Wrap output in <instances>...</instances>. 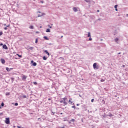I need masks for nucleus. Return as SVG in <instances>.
Wrapping results in <instances>:
<instances>
[{
  "instance_id": "obj_15",
  "label": "nucleus",
  "mask_w": 128,
  "mask_h": 128,
  "mask_svg": "<svg viewBox=\"0 0 128 128\" xmlns=\"http://www.w3.org/2000/svg\"><path fill=\"white\" fill-rule=\"evenodd\" d=\"M46 32H50V28L46 29Z\"/></svg>"
},
{
  "instance_id": "obj_49",
  "label": "nucleus",
  "mask_w": 128,
  "mask_h": 128,
  "mask_svg": "<svg viewBox=\"0 0 128 128\" xmlns=\"http://www.w3.org/2000/svg\"><path fill=\"white\" fill-rule=\"evenodd\" d=\"M17 128H20V126H17Z\"/></svg>"
},
{
  "instance_id": "obj_20",
  "label": "nucleus",
  "mask_w": 128,
  "mask_h": 128,
  "mask_svg": "<svg viewBox=\"0 0 128 128\" xmlns=\"http://www.w3.org/2000/svg\"><path fill=\"white\" fill-rule=\"evenodd\" d=\"M10 92H6V96H10Z\"/></svg>"
},
{
  "instance_id": "obj_3",
  "label": "nucleus",
  "mask_w": 128,
  "mask_h": 128,
  "mask_svg": "<svg viewBox=\"0 0 128 128\" xmlns=\"http://www.w3.org/2000/svg\"><path fill=\"white\" fill-rule=\"evenodd\" d=\"M0 62H1L2 64H6V60H4V58H1Z\"/></svg>"
},
{
  "instance_id": "obj_52",
  "label": "nucleus",
  "mask_w": 128,
  "mask_h": 128,
  "mask_svg": "<svg viewBox=\"0 0 128 128\" xmlns=\"http://www.w3.org/2000/svg\"><path fill=\"white\" fill-rule=\"evenodd\" d=\"M126 16H127V18H128V14H126Z\"/></svg>"
},
{
  "instance_id": "obj_44",
  "label": "nucleus",
  "mask_w": 128,
  "mask_h": 128,
  "mask_svg": "<svg viewBox=\"0 0 128 128\" xmlns=\"http://www.w3.org/2000/svg\"><path fill=\"white\" fill-rule=\"evenodd\" d=\"M68 124H72V121H70L69 122H68Z\"/></svg>"
},
{
  "instance_id": "obj_34",
  "label": "nucleus",
  "mask_w": 128,
  "mask_h": 128,
  "mask_svg": "<svg viewBox=\"0 0 128 128\" xmlns=\"http://www.w3.org/2000/svg\"><path fill=\"white\" fill-rule=\"evenodd\" d=\"M100 82H104V79H102L100 80Z\"/></svg>"
},
{
  "instance_id": "obj_36",
  "label": "nucleus",
  "mask_w": 128,
  "mask_h": 128,
  "mask_svg": "<svg viewBox=\"0 0 128 128\" xmlns=\"http://www.w3.org/2000/svg\"><path fill=\"white\" fill-rule=\"evenodd\" d=\"M88 40H92V38H90L88 39Z\"/></svg>"
},
{
  "instance_id": "obj_23",
  "label": "nucleus",
  "mask_w": 128,
  "mask_h": 128,
  "mask_svg": "<svg viewBox=\"0 0 128 128\" xmlns=\"http://www.w3.org/2000/svg\"><path fill=\"white\" fill-rule=\"evenodd\" d=\"M70 120L71 122H76V120H75L74 119H72V120Z\"/></svg>"
},
{
  "instance_id": "obj_50",
  "label": "nucleus",
  "mask_w": 128,
  "mask_h": 128,
  "mask_svg": "<svg viewBox=\"0 0 128 128\" xmlns=\"http://www.w3.org/2000/svg\"><path fill=\"white\" fill-rule=\"evenodd\" d=\"M6 26V28H9L10 25H8V26Z\"/></svg>"
},
{
  "instance_id": "obj_27",
  "label": "nucleus",
  "mask_w": 128,
  "mask_h": 128,
  "mask_svg": "<svg viewBox=\"0 0 128 128\" xmlns=\"http://www.w3.org/2000/svg\"><path fill=\"white\" fill-rule=\"evenodd\" d=\"M33 84H38V82H33Z\"/></svg>"
},
{
  "instance_id": "obj_37",
  "label": "nucleus",
  "mask_w": 128,
  "mask_h": 128,
  "mask_svg": "<svg viewBox=\"0 0 128 128\" xmlns=\"http://www.w3.org/2000/svg\"><path fill=\"white\" fill-rule=\"evenodd\" d=\"M101 20H102V19L99 18L98 20H99L100 22Z\"/></svg>"
},
{
  "instance_id": "obj_45",
  "label": "nucleus",
  "mask_w": 128,
  "mask_h": 128,
  "mask_svg": "<svg viewBox=\"0 0 128 128\" xmlns=\"http://www.w3.org/2000/svg\"><path fill=\"white\" fill-rule=\"evenodd\" d=\"M0 46H4V44H2V43H1V44H0Z\"/></svg>"
},
{
  "instance_id": "obj_22",
  "label": "nucleus",
  "mask_w": 128,
  "mask_h": 128,
  "mask_svg": "<svg viewBox=\"0 0 128 128\" xmlns=\"http://www.w3.org/2000/svg\"><path fill=\"white\" fill-rule=\"evenodd\" d=\"M86 2H90V0H84Z\"/></svg>"
},
{
  "instance_id": "obj_54",
  "label": "nucleus",
  "mask_w": 128,
  "mask_h": 128,
  "mask_svg": "<svg viewBox=\"0 0 128 128\" xmlns=\"http://www.w3.org/2000/svg\"><path fill=\"white\" fill-rule=\"evenodd\" d=\"M51 100L50 98H49L48 99V100Z\"/></svg>"
},
{
  "instance_id": "obj_17",
  "label": "nucleus",
  "mask_w": 128,
  "mask_h": 128,
  "mask_svg": "<svg viewBox=\"0 0 128 128\" xmlns=\"http://www.w3.org/2000/svg\"><path fill=\"white\" fill-rule=\"evenodd\" d=\"M30 28V30H34V26H30L29 27Z\"/></svg>"
},
{
  "instance_id": "obj_59",
  "label": "nucleus",
  "mask_w": 128,
  "mask_h": 128,
  "mask_svg": "<svg viewBox=\"0 0 128 128\" xmlns=\"http://www.w3.org/2000/svg\"><path fill=\"white\" fill-rule=\"evenodd\" d=\"M52 114H56V112H52Z\"/></svg>"
},
{
  "instance_id": "obj_25",
  "label": "nucleus",
  "mask_w": 128,
  "mask_h": 128,
  "mask_svg": "<svg viewBox=\"0 0 128 128\" xmlns=\"http://www.w3.org/2000/svg\"><path fill=\"white\" fill-rule=\"evenodd\" d=\"M4 106V102H2V104H1V106Z\"/></svg>"
},
{
  "instance_id": "obj_5",
  "label": "nucleus",
  "mask_w": 128,
  "mask_h": 128,
  "mask_svg": "<svg viewBox=\"0 0 128 128\" xmlns=\"http://www.w3.org/2000/svg\"><path fill=\"white\" fill-rule=\"evenodd\" d=\"M31 64H32L34 66H36V62H34V60H31Z\"/></svg>"
},
{
  "instance_id": "obj_60",
  "label": "nucleus",
  "mask_w": 128,
  "mask_h": 128,
  "mask_svg": "<svg viewBox=\"0 0 128 128\" xmlns=\"http://www.w3.org/2000/svg\"><path fill=\"white\" fill-rule=\"evenodd\" d=\"M61 38H63V36H62Z\"/></svg>"
},
{
  "instance_id": "obj_6",
  "label": "nucleus",
  "mask_w": 128,
  "mask_h": 128,
  "mask_svg": "<svg viewBox=\"0 0 128 128\" xmlns=\"http://www.w3.org/2000/svg\"><path fill=\"white\" fill-rule=\"evenodd\" d=\"M26 78H28V76H26L24 75H23L22 76V80H26Z\"/></svg>"
},
{
  "instance_id": "obj_9",
  "label": "nucleus",
  "mask_w": 128,
  "mask_h": 128,
  "mask_svg": "<svg viewBox=\"0 0 128 128\" xmlns=\"http://www.w3.org/2000/svg\"><path fill=\"white\" fill-rule=\"evenodd\" d=\"M2 48H4V50H8V46H6V44L3 45Z\"/></svg>"
},
{
  "instance_id": "obj_62",
  "label": "nucleus",
  "mask_w": 128,
  "mask_h": 128,
  "mask_svg": "<svg viewBox=\"0 0 128 128\" xmlns=\"http://www.w3.org/2000/svg\"><path fill=\"white\" fill-rule=\"evenodd\" d=\"M123 66L124 67V65Z\"/></svg>"
},
{
  "instance_id": "obj_56",
  "label": "nucleus",
  "mask_w": 128,
  "mask_h": 128,
  "mask_svg": "<svg viewBox=\"0 0 128 128\" xmlns=\"http://www.w3.org/2000/svg\"><path fill=\"white\" fill-rule=\"evenodd\" d=\"M4 26H6V24H4Z\"/></svg>"
},
{
  "instance_id": "obj_16",
  "label": "nucleus",
  "mask_w": 128,
  "mask_h": 128,
  "mask_svg": "<svg viewBox=\"0 0 128 128\" xmlns=\"http://www.w3.org/2000/svg\"><path fill=\"white\" fill-rule=\"evenodd\" d=\"M88 38H90V32H88Z\"/></svg>"
},
{
  "instance_id": "obj_18",
  "label": "nucleus",
  "mask_w": 128,
  "mask_h": 128,
  "mask_svg": "<svg viewBox=\"0 0 128 128\" xmlns=\"http://www.w3.org/2000/svg\"><path fill=\"white\" fill-rule=\"evenodd\" d=\"M114 41L116 42H118V38H116L114 40Z\"/></svg>"
},
{
  "instance_id": "obj_26",
  "label": "nucleus",
  "mask_w": 128,
  "mask_h": 128,
  "mask_svg": "<svg viewBox=\"0 0 128 128\" xmlns=\"http://www.w3.org/2000/svg\"><path fill=\"white\" fill-rule=\"evenodd\" d=\"M28 48H29V50H32L34 49V48L30 47Z\"/></svg>"
},
{
  "instance_id": "obj_48",
  "label": "nucleus",
  "mask_w": 128,
  "mask_h": 128,
  "mask_svg": "<svg viewBox=\"0 0 128 128\" xmlns=\"http://www.w3.org/2000/svg\"><path fill=\"white\" fill-rule=\"evenodd\" d=\"M82 122H84V120L82 118Z\"/></svg>"
},
{
  "instance_id": "obj_29",
  "label": "nucleus",
  "mask_w": 128,
  "mask_h": 128,
  "mask_svg": "<svg viewBox=\"0 0 128 128\" xmlns=\"http://www.w3.org/2000/svg\"><path fill=\"white\" fill-rule=\"evenodd\" d=\"M38 122H41L42 121V119L40 118H38Z\"/></svg>"
},
{
  "instance_id": "obj_7",
  "label": "nucleus",
  "mask_w": 128,
  "mask_h": 128,
  "mask_svg": "<svg viewBox=\"0 0 128 128\" xmlns=\"http://www.w3.org/2000/svg\"><path fill=\"white\" fill-rule=\"evenodd\" d=\"M40 14H38V18H40V16H44V14L40 12H38Z\"/></svg>"
},
{
  "instance_id": "obj_35",
  "label": "nucleus",
  "mask_w": 128,
  "mask_h": 128,
  "mask_svg": "<svg viewBox=\"0 0 128 128\" xmlns=\"http://www.w3.org/2000/svg\"><path fill=\"white\" fill-rule=\"evenodd\" d=\"M114 8H118V5L114 6Z\"/></svg>"
},
{
  "instance_id": "obj_4",
  "label": "nucleus",
  "mask_w": 128,
  "mask_h": 128,
  "mask_svg": "<svg viewBox=\"0 0 128 128\" xmlns=\"http://www.w3.org/2000/svg\"><path fill=\"white\" fill-rule=\"evenodd\" d=\"M12 70H14V68H10L8 67L6 68V70H7V72H10Z\"/></svg>"
},
{
  "instance_id": "obj_33",
  "label": "nucleus",
  "mask_w": 128,
  "mask_h": 128,
  "mask_svg": "<svg viewBox=\"0 0 128 128\" xmlns=\"http://www.w3.org/2000/svg\"><path fill=\"white\" fill-rule=\"evenodd\" d=\"M4 30H8V27L6 26L4 27Z\"/></svg>"
},
{
  "instance_id": "obj_46",
  "label": "nucleus",
  "mask_w": 128,
  "mask_h": 128,
  "mask_svg": "<svg viewBox=\"0 0 128 128\" xmlns=\"http://www.w3.org/2000/svg\"><path fill=\"white\" fill-rule=\"evenodd\" d=\"M75 109H76V110H80V108H76Z\"/></svg>"
},
{
  "instance_id": "obj_2",
  "label": "nucleus",
  "mask_w": 128,
  "mask_h": 128,
  "mask_svg": "<svg viewBox=\"0 0 128 128\" xmlns=\"http://www.w3.org/2000/svg\"><path fill=\"white\" fill-rule=\"evenodd\" d=\"M5 123H6V124H10V118H6Z\"/></svg>"
},
{
  "instance_id": "obj_32",
  "label": "nucleus",
  "mask_w": 128,
  "mask_h": 128,
  "mask_svg": "<svg viewBox=\"0 0 128 128\" xmlns=\"http://www.w3.org/2000/svg\"><path fill=\"white\" fill-rule=\"evenodd\" d=\"M17 56H19V58H22V55H20L18 54H17Z\"/></svg>"
},
{
  "instance_id": "obj_38",
  "label": "nucleus",
  "mask_w": 128,
  "mask_h": 128,
  "mask_svg": "<svg viewBox=\"0 0 128 128\" xmlns=\"http://www.w3.org/2000/svg\"><path fill=\"white\" fill-rule=\"evenodd\" d=\"M94 99L92 98L91 100L92 102H94Z\"/></svg>"
},
{
  "instance_id": "obj_31",
  "label": "nucleus",
  "mask_w": 128,
  "mask_h": 128,
  "mask_svg": "<svg viewBox=\"0 0 128 128\" xmlns=\"http://www.w3.org/2000/svg\"><path fill=\"white\" fill-rule=\"evenodd\" d=\"M22 98H26V96L24 95V96H23Z\"/></svg>"
},
{
  "instance_id": "obj_55",
  "label": "nucleus",
  "mask_w": 128,
  "mask_h": 128,
  "mask_svg": "<svg viewBox=\"0 0 128 128\" xmlns=\"http://www.w3.org/2000/svg\"><path fill=\"white\" fill-rule=\"evenodd\" d=\"M118 54H120V52H118Z\"/></svg>"
},
{
  "instance_id": "obj_39",
  "label": "nucleus",
  "mask_w": 128,
  "mask_h": 128,
  "mask_svg": "<svg viewBox=\"0 0 128 128\" xmlns=\"http://www.w3.org/2000/svg\"><path fill=\"white\" fill-rule=\"evenodd\" d=\"M60 102L62 104V102H64V100H60Z\"/></svg>"
},
{
  "instance_id": "obj_41",
  "label": "nucleus",
  "mask_w": 128,
  "mask_h": 128,
  "mask_svg": "<svg viewBox=\"0 0 128 128\" xmlns=\"http://www.w3.org/2000/svg\"><path fill=\"white\" fill-rule=\"evenodd\" d=\"M40 2H41V4H44V1L40 0Z\"/></svg>"
},
{
  "instance_id": "obj_11",
  "label": "nucleus",
  "mask_w": 128,
  "mask_h": 128,
  "mask_svg": "<svg viewBox=\"0 0 128 128\" xmlns=\"http://www.w3.org/2000/svg\"><path fill=\"white\" fill-rule=\"evenodd\" d=\"M72 98H70L68 100V102L70 104H72Z\"/></svg>"
},
{
  "instance_id": "obj_53",
  "label": "nucleus",
  "mask_w": 128,
  "mask_h": 128,
  "mask_svg": "<svg viewBox=\"0 0 128 128\" xmlns=\"http://www.w3.org/2000/svg\"><path fill=\"white\" fill-rule=\"evenodd\" d=\"M76 106H80V104H76Z\"/></svg>"
},
{
  "instance_id": "obj_8",
  "label": "nucleus",
  "mask_w": 128,
  "mask_h": 128,
  "mask_svg": "<svg viewBox=\"0 0 128 128\" xmlns=\"http://www.w3.org/2000/svg\"><path fill=\"white\" fill-rule=\"evenodd\" d=\"M44 52H45L46 54H48V56H50V53L48 52L47 50H44Z\"/></svg>"
},
{
  "instance_id": "obj_21",
  "label": "nucleus",
  "mask_w": 128,
  "mask_h": 128,
  "mask_svg": "<svg viewBox=\"0 0 128 128\" xmlns=\"http://www.w3.org/2000/svg\"><path fill=\"white\" fill-rule=\"evenodd\" d=\"M114 115H112V114H110L108 115V116H110V118H112V116Z\"/></svg>"
},
{
  "instance_id": "obj_19",
  "label": "nucleus",
  "mask_w": 128,
  "mask_h": 128,
  "mask_svg": "<svg viewBox=\"0 0 128 128\" xmlns=\"http://www.w3.org/2000/svg\"><path fill=\"white\" fill-rule=\"evenodd\" d=\"M11 80H12V82H14V78H11Z\"/></svg>"
},
{
  "instance_id": "obj_64",
  "label": "nucleus",
  "mask_w": 128,
  "mask_h": 128,
  "mask_svg": "<svg viewBox=\"0 0 128 128\" xmlns=\"http://www.w3.org/2000/svg\"><path fill=\"white\" fill-rule=\"evenodd\" d=\"M40 28H42V26H40Z\"/></svg>"
},
{
  "instance_id": "obj_63",
  "label": "nucleus",
  "mask_w": 128,
  "mask_h": 128,
  "mask_svg": "<svg viewBox=\"0 0 128 128\" xmlns=\"http://www.w3.org/2000/svg\"><path fill=\"white\" fill-rule=\"evenodd\" d=\"M73 104H74V103Z\"/></svg>"
},
{
  "instance_id": "obj_30",
  "label": "nucleus",
  "mask_w": 128,
  "mask_h": 128,
  "mask_svg": "<svg viewBox=\"0 0 128 128\" xmlns=\"http://www.w3.org/2000/svg\"><path fill=\"white\" fill-rule=\"evenodd\" d=\"M72 108L76 109V106H72Z\"/></svg>"
},
{
  "instance_id": "obj_12",
  "label": "nucleus",
  "mask_w": 128,
  "mask_h": 128,
  "mask_svg": "<svg viewBox=\"0 0 128 128\" xmlns=\"http://www.w3.org/2000/svg\"><path fill=\"white\" fill-rule=\"evenodd\" d=\"M93 68H96V63H94L93 64Z\"/></svg>"
},
{
  "instance_id": "obj_10",
  "label": "nucleus",
  "mask_w": 128,
  "mask_h": 128,
  "mask_svg": "<svg viewBox=\"0 0 128 128\" xmlns=\"http://www.w3.org/2000/svg\"><path fill=\"white\" fill-rule=\"evenodd\" d=\"M73 10L75 12H78V8H76V7H74L73 8Z\"/></svg>"
},
{
  "instance_id": "obj_14",
  "label": "nucleus",
  "mask_w": 128,
  "mask_h": 128,
  "mask_svg": "<svg viewBox=\"0 0 128 128\" xmlns=\"http://www.w3.org/2000/svg\"><path fill=\"white\" fill-rule=\"evenodd\" d=\"M44 40H48V38L46 36H44Z\"/></svg>"
},
{
  "instance_id": "obj_13",
  "label": "nucleus",
  "mask_w": 128,
  "mask_h": 128,
  "mask_svg": "<svg viewBox=\"0 0 128 128\" xmlns=\"http://www.w3.org/2000/svg\"><path fill=\"white\" fill-rule=\"evenodd\" d=\"M43 60H48V57H46V56H44Z\"/></svg>"
},
{
  "instance_id": "obj_1",
  "label": "nucleus",
  "mask_w": 128,
  "mask_h": 128,
  "mask_svg": "<svg viewBox=\"0 0 128 128\" xmlns=\"http://www.w3.org/2000/svg\"><path fill=\"white\" fill-rule=\"evenodd\" d=\"M66 100H68V98H63L64 106H66V104H68V102H66Z\"/></svg>"
},
{
  "instance_id": "obj_28",
  "label": "nucleus",
  "mask_w": 128,
  "mask_h": 128,
  "mask_svg": "<svg viewBox=\"0 0 128 128\" xmlns=\"http://www.w3.org/2000/svg\"><path fill=\"white\" fill-rule=\"evenodd\" d=\"M38 38H36L35 41L36 44H38Z\"/></svg>"
},
{
  "instance_id": "obj_24",
  "label": "nucleus",
  "mask_w": 128,
  "mask_h": 128,
  "mask_svg": "<svg viewBox=\"0 0 128 128\" xmlns=\"http://www.w3.org/2000/svg\"><path fill=\"white\" fill-rule=\"evenodd\" d=\"M14 106H18V102H16L14 104Z\"/></svg>"
},
{
  "instance_id": "obj_51",
  "label": "nucleus",
  "mask_w": 128,
  "mask_h": 128,
  "mask_svg": "<svg viewBox=\"0 0 128 128\" xmlns=\"http://www.w3.org/2000/svg\"><path fill=\"white\" fill-rule=\"evenodd\" d=\"M97 12H100V10H98Z\"/></svg>"
},
{
  "instance_id": "obj_40",
  "label": "nucleus",
  "mask_w": 128,
  "mask_h": 128,
  "mask_svg": "<svg viewBox=\"0 0 128 128\" xmlns=\"http://www.w3.org/2000/svg\"><path fill=\"white\" fill-rule=\"evenodd\" d=\"M0 36H2V32H0Z\"/></svg>"
},
{
  "instance_id": "obj_47",
  "label": "nucleus",
  "mask_w": 128,
  "mask_h": 128,
  "mask_svg": "<svg viewBox=\"0 0 128 128\" xmlns=\"http://www.w3.org/2000/svg\"><path fill=\"white\" fill-rule=\"evenodd\" d=\"M115 10L116 12H118V8H115Z\"/></svg>"
},
{
  "instance_id": "obj_58",
  "label": "nucleus",
  "mask_w": 128,
  "mask_h": 128,
  "mask_svg": "<svg viewBox=\"0 0 128 128\" xmlns=\"http://www.w3.org/2000/svg\"><path fill=\"white\" fill-rule=\"evenodd\" d=\"M103 118H106V116H103Z\"/></svg>"
},
{
  "instance_id": "obj_61",
  "label": "nucleus",
  "mask_w": 128,
  "mask_h": 128,
  "mask_svg": "<svg viewBox=\"0 0 128 128\" xmlns=\"http://www.w3.org/2000/svg\"><path fill=\"white\" fill-rule=\"evenodd\" d=\"M60 114H62V113H61Z\"/></svg>"
},
{
  "instance_id": "obj_42",
  "label": "nucleus",
  "mask_w": 128,
  "mask_h": 128,
  "mask_svg": "<svg viewBox=\"0 0 128 128\" xmlns=\"http://www.w3.org/2000/svg\"><path fill=\"white\" fill-rule=\"evenodd\" d=\"M48 28H52V26H50V25H48Z\"/></svg>"
},
{
  "instance_id": "obj_43",
  "label": "nucleus",
  "mask_w": 128,
  "mask_h": 128,
  "mask_svg": "<svg viewBox=\"0 0 128 128\" xmlns=\"http://www.w3.org/2000/svg\"><path fill=\"white\" fill-rule=\"evenodd\" d=\"M2 114H4L2 112L0 113V116L2 115Z\"/></svg>"
},
{
  "instance_id": "obj_57",
  "label": "nucleus",
  "mask_w": 128,
  "mask_h": 128,
  "mask_svg": "<svg viewBox=\"0 0 128 128\" xmlns=\"http://www.w3.org/2000/svg\"><path fill=\"white\" fill-rule=\"evenodd\" d=\"M0 108H2V106H0Z\"/></svg>"
}]
</instances>
